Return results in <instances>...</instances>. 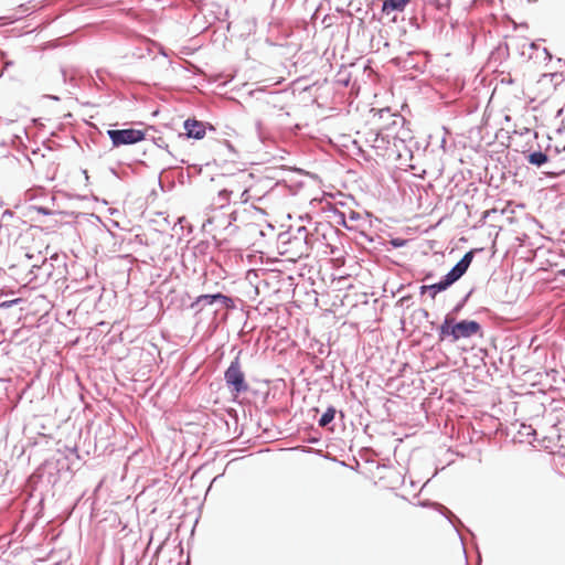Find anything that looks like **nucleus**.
<instances>
[{"label":"nucleus","instance_id":"f257e3e1","mask_svg":"<svg viewBox=\"0 0 565 565\" xmlns=\"http://www.w3.org/2000/svg\"><path fill=\"white\" fill-rule=\"evenodd\" d=\"M354 142L359 145L361 150L370 154L388 160H398L401 158L398 143H403V140L396 134H384L375 129L364 128L356 132Z\"/></svg>","mask_w":565,"mask_h":565},{"label":"nucleus","instance_id":"f03ea898","mask_svg":"<svg viewBox=\"0 0 565 565\" xmlns=\"http://www.w3.org/2000/svg\"><path fill=\"white\" fill-rule=\"evenodd\" d=\"M307 236L308 234L305 227H299L294 235H280L278 244L279 254L290 262H296L303 256H308L309 247Z\"/></svg>","mask_w":565,"mask_h":565},{"label":"nucleus","instance_id":"7ed1b4c3","mask_svg":"<svg viewBox=\"0 0 565 565\" xmlns=\"http://www.w3.org/2000/svg\"><path fill=\"white\" fill-rule=\"evenodd\" d=\"M480 330V326L476 321L462 320L454 324V319L446 317L445 321L439 328L440 340L450 337L452 341H457L461 338H470L477 334Z\"/></svg>","mask_w":565,"mask_h":565},{"label":"nucleus","instance_id":"20e7f679","mask_svg":"<svg viewBox=\"0 0 565 565\" xmlns=\"http://www.w3.org/2000/svg\"><path fill=\"white\" fill-rule=\"evenodd\" d=\"M404 118L398 115L392 113L388 108L379 109L373 114L372 117V127H367L369 129H375L380 132H390L396 134L398 129L403 126Z\"/></svg>","mask_w":565,"mask_h":565},{"label":"nucleus","instance_id":"39448f33","mask_svg":"<svg viewBox=\"0 0 565 565\" xmlns=\"http://www.w3.org/2000/svg\"><path fill=\"white\" fill-rule=\"evenodd\" d=\"M224 377L226 385L234 396H237L238 394L248 390V384L246 382L245 374L242 371L238 358H236L227 367Z\"/></svg>","mask_w":565,"mask_h":565},{"label":"nucleus","instance_id":"423d86ee","mask_svg":"<svg viewBox=\"0 0 565 565\" xmlns=\"http://www.w3.org/2000/svg\"><path fill=\"white\" fill-rule=\"evenodd\" d=\"M114 147L134 145L145 139V131L139 129H110L107 131Z\"/></svg>","mask_w":565,"mask_h":565},{"label":"nucleus","instance_id":"0eeeda50","mask_svg":"<svg viewBox=\"0 0 565 565\" xmlns=\"http://www.w3.org/2000/svg\"><path fill=\"white\" fill-rule=\"evenodd\" d=\"M472 252L466 253L463 257L456 264V266L445 276L451 285L467 271L472 262Z\"/></svg>","mask_w":565,"mask_h":565},{"label":"nucleus","instance_id":"6e6552de","mask_svg":"<svg viewBox=\"0 0 565 565\" xmlns=\"http://www.w3.org/2000/svg\"><path fill=\"white\" fill-rule=\"evenodd\" d=\"M214 301H220L224 307H231L232 299L222 294L216 295H201L196 298V300L191 305V307H195L200 303L203 305H212Z\"/></svg>","mask_w":565,"mask_h":565},{"label":"nucleus","instance_id":"1a4fd4ad","mask_svg":"<svg viewBox=\"0 0 565 565\" xmlns=\"http://www.w3.org/2000/svg\"><path fill=\"white\" fill-rule=\"evenodd\" d=\"M184 129L189 138L202 139L205 136V125L195 119L185 120Z\"/></svg>","mask_w":565,"mask_h":565},{"label":"nucleus","instance_id":"9d476101","mask_svg":"<svg viewBox=\"0 0 565 565\" xmlns=\"http://www.w3.org/2000/svg\"><path fill=\"white\" fill-rule=\"evenodd\" d=\"M450 285L451 284L445 277L441 281L430 285V286H423L420 289H422V294H424L426 290H431L433 291L431 298H435L438 292L446 290Z\"/></svg>","mask_w":565,"mask_h":565},{"label":"nucleus","instance_id":"9b49d317","mask_svg":"<svg viewBox=\"0 0 565 565\" xmlns=\"http://www.w3.org/2000/svg\"><path fill=\"white\" fill-rule=\"evenodd\" d=\"M411 0H385L383 3V11H403Z\"/></svg>","mask_w":565,"mask_h":565},{"label":"nucleus","instance_id":"f8f14e48","mask_svg":"<svg viewBox=\"0 0 565 565\" xmlns=\"http://www.w3.org/2000/svg\"><path fill=\"white\" fill-rule=\"evenodd\" d=\"M530 163L535 166H542L547 161V156L541 151L533 152L527 157Z\"/></svg>","mask_w":565,"mask_h":565},{"label":"nucleus","instance_id":"ddd939ff","mask_svg":"<svg viewBox=\"0 0 565 565\" xmlns=\"http://www.w3.org/2000/svg\"><path fill=\"white\" fill-rule=\"evenodd\" d=\"M334 415H335V409L330 407L328 408L323 414L322 416L320 417L319 419V425L321 427H324L327 425H329L333 419H334Z\"/></svg>","mask_w":565,"mask_h":565},{"label":"nucleus","instance_id":"4468645a","mask_svg":"<svg viewBox=\"0 0 565 565\" xmlns=\"http://www.w3.org/2000/svg\"><path fill=\"white\" fill-rule=\"evenodd\" d=\"M250 196H249V189L248 188H244L242 190V192L239 193V202L242 203H247L249 201Z\"/></svg>","mask_w":565,"mask_h":565},{"label":"nucleus","instance_id":"2eb2a0df","mask_svg":"<svg viewBox=\"0 0 565 565\" xmlns=\"http://www.w3.org/2000/svg\"><path fill=\"white\" fill-rule=\"evenodd\" d=\"M241 189L231 188L230 190H224V192H228L230 195L238 193Z\"/></svg>","mask_w":565,"mask_h":565},{"label":"nucleus","instance_id":"dca6fc26","mask_svg":"<svg viewBox=\"0 0 565 565\" xmlns=\"http://www.w3.org/2000/svg\"><path fill=\"white\" fill-rule=\"evenodd\" d=\"M563 276H565V269L563 270Z\"/></svg>","mask_w":565,"mask_h":565}]
</instances>
